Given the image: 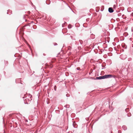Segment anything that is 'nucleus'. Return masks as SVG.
<instances>
[{"instance_id":"4","label":"nucleus","mask_w":133,"mask_h":133,"mask_svg":"<svg viewBox=\"0 0 133 133\" xmlns=\"http://www.w3.org/2000/svg\"><path fill=\"white\" fill-rule=\"evenodd\" d=\"M54 89H55V90H56V86H55L54 87Z\"/></svg>"},{"instance_id":"5","label":"nucleus","mask_w":133,"mask_h":133,"mask_svg":"<svg viewBox=\"0 0 133 133\" xmlns=\"http://www.w3.org/2000/svg\"><path fill=\"white\" fill-rule=\"evenodd\" d=\"M131 16H133V13H132L131 14Z\"/></svg>"},{"instance_id":"3","label":"nucleus","mask_w":133,"mask_h":133,"mask_svg":"<svg viewBox=\"0 0 133 133\" xmlns=\"http://www.w3.org/2000/svg\"><path fill=\"white\" fill-rule=\"evenodd\" d=\"M68 27L69 28H71V26L70 25H69Z\"/></svg>"},{"instance_id":"1","label":"nucleus","mask_w":133,"mask_h":133,"mask_svg":"<svg viewBox=\"0 0 133 133\" xmlns=\"http://www.w3.org/2000/svg\"><path fill=\"white\" fill-rule=\"evenodd\" d=\"M113 76L111 75H106L103 76H99L97 77L96 78L98 79H103L105 78H109L112 77Z\"/></svg>"},{"instance_id":"6","label":"nucleus","mask_w":133,"mask_h":133,"mask_svg":"<svg viewBox=\"0 0 133 133\" xmlns=\"http://www.w3.org/2000/svg\"><path fill=\"white\" fill-rule=\"evenodd\" d=\"M79 69V68H77V69L78 70Z\"/></svg>"},{"instance_id":"7","label":"nucleus","mask_w":133,"mask_h":133,"mask_svg":"<svg viewBox=\"0 0 133 133\" xmlns=\"http://www.w3.org/2000/svg\"><path fill=\"white\" fill-rule=\"evenodd\" d=\"M30 97H31V95H30Z\"/></svg>"},{"instance_id":"2","label":"nucleus","mask_w":133,"mask_h":133,"mask_svg":"<svg viewBox=\"0 0 133 133\" xmlns=\"http://www.w3.org/2000/svg\"><path fill=\"white\" fill-rule=\"evenodd\" d=\"M109 12L110 13L114 11V10L111 8H109L108 9Z\"/></svg>"}]
</instances>
